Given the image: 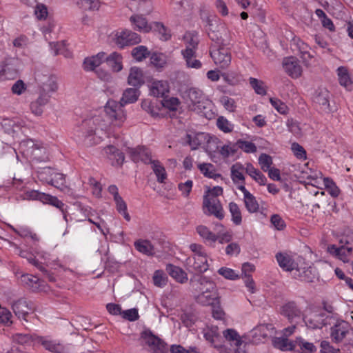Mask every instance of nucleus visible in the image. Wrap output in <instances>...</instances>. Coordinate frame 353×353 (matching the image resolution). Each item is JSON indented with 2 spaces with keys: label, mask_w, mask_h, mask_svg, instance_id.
<instances>
[{
  "label": "nucleus",
  "mask_w": 353,
  "mask_h": 353,
  "mask_svg": "<svg viewBox=\"0 0 353 353\" xmlns=\"http://www.w3.org/2000/svg\"><path fill=\"white\" fill-rule=\"evenodd\" d=\"M296 346H299L300 347V350H307L310 353H314L316 351V347L312 343L306 342L301 338L297 339L295 341Z\"/></svg>",
  "instance_id": "59"
},
{
  "label": "nucleus",
  "mask_w": 353,
  "mask_h": 353,
  "mask_svg": "<svg viewBox=\"0 0 353 353\" xmlns=\"http://www.w3.org/2000/svg\"><path fill=\"white\" fill-rule=\"evenodd\" d=\"M229 211L232 216V221L236 225H239L242 222L241 211L239 205L234 202L229 203Z\"/></svg>",
  "instance_id": "44"
},
{
  "label": "nucleus",
  "mask_w": 353,
  "mask_h": 353,
  "mask_svg": "<svg viewBox=\"0 0 353 353\" xmlns=\"http://www.w3.org/2000/svg\"><path fill=\"white\" fill-rule=\"evenodd\" d=\"M316 269L312 266L304 268H295L293 272V276L302 281L312 283L316 278Z\"/></svg>",
  "instance_id": "21"
},
{
  "label": "nucleus",
  "mask_w": 353,
  "mask_h": 353,
  "mask_svg": "<svg viewBox=\"0 0 353 353\" xmlns=\"http://www.w3.org/2000/svg\"><path fill=\"white\" fill-rule=\"evenodd\" d=\"M225 30L224 26L219 23V19L215 17L212 19H207V31L210 39L218 46L223 45L222 31Z\"/></svg>",
  "instance_id": "9"
},
{
  "label": "nucleus",
  "mask_w": 353,
  "mask_h": 353,
  "mask_svg": "<svg viewBox=\"0 0 353 353\" xmlns=\"http://www.w3.org/2000/svg\"><path fill=\"white\" fill-rule=\"evenodd\" d=\"M141 40L138 34L128 30L117 32L114 38L116 45L120 48L137 44L141 42Z\"/></svg>",
  "instance_id": "11"
},
{
  "label": "nucleus",
  "mask_w": 353,
  "mask_h": 353,
  "mask_svg": "<svg viewBox=\"0 0 353 353\" xmlns=\"http://www.w3.org/2000/svg\"><path fill=\"white\" fill-rule=\"evenodd\" d=\"M155 31H157L161 35L160 39L163 41H168L170 39L171 34L170 31H168L167 28L161 23L155 22L153 23L152 27Z\"/></svg>",
  "instance_id": "55"
},
{
  "label": "nucleus",
  "mask_w": 353,
  "mask_h": 353,
  "mask_svg": "<svg viewBox=\"0 0 353 353\" xmlns=\"http://www.w3.org/2000/svg\"><path fill=\"white\" fill-rule=\"evenodd\" d=\"M3 66L4 78L14 79L19 75L21 69L22 63L20 59L15 57L6 59L2 63Z\"/></svg>",
  "instance_id": "14"
},
{
  "label": "nucleus",
  "mask_w": 353,
  "mask_h": 353,
  "mask_svg": "<svg viewBox=\"0 0 353 353\" xmlns=\"http://www.w3.org/2000/svg\"><path fill=\"white\" fill-rule=\"evenodd\" d=\"M43 203H48L55 206L61 212H63V210L66 209L65 208V204L61 201L59 200L56 196H53L50 194H47V197L46 198Z\"/></svg>",
  "instance_id": "63"
},
{
  "label": "nucleus",
  "mask_w": 353,
  "mask_h": 353,
  "mask_svg": "<svg viewBox=\"0 0 353 353\" xmlns=\"http://www.w3.org/2000/svg\"><path fill=\"white\" fill-rule=\"evenodd\" d=\"M270 103L281 114H285L288 112V106L280 99L276 98H270Z\"/></svg>",
  "instance_id": "62"
},
{
  "label": "nucleus",
  "mask_w": 353,
  "mask_h": 353,
  "mask_svg": "<svg viewBox=\"0 0 353 353\" xmlns=\"http://www.w3.org/2000/svg\"><path fill=\"white\" fill-rule=\"evenodd\" d=\"M152 279L154 285L159 288L164 287L168 281V277L162 270L155 271Z\"/></svg>",
  "instance_id": "51"
},
{
  "label": "nucleus",
  "mask_w": 353,
  "mask_h": 353,
  "mask_svg": "<svg viewBox=\"0 0 353 353\" xmlns=\"http://www.w3.org/2000/svg\"><path fill=\"white\" fill-rule=\"evenodd\" d=\"M12 308L14 313L19 319H23L26 321H28L26 317L29 312L34 310L33 303L28 302L25 299H19L14 301L12 304Z\"/></svg>",
  "instance_id": "18"
},
{
  "label": "nucleus",
  "mask_w": 353,
  "mask_h": 353,
  "mask_svg": "<svg viewBox=\"0 0 353 353\" xmlns=\"http://www.w3.org/2000/svg\"><path fill=\"white\" fill-rule=\"evenodd\" d=\"M339 83L342 86L349 88L352 85V81L348 74L347 69L345 67L341 66L337 69Z\"/></svg>",
  "instance_id": "46"
},
{
  "label": "nucleus",
  "mask_w": 353,
  "mask_h": 353,
  "mask_svg": "<svg viewBox=\"0 0 353 353\" xmlns=\"http://www.w3.org/2000/svg\"><path fill=\"white\" fill-rule=\"evenodd\" d=\"M151 63L156 68H163L166 64V57L162 53H153L150 57Z\"/></svg>",
  "instance_id": "56"
},
{
  "label": "nucleus",
  "mask_w": 353,
  "mask_h": 353,
  "mask_svg": "<svg viewBox=\"0 0 353 353\" xmlns=\"http://www.w3.org/2000/svg\"><path fill=\"white\" fill-rule=\"evenodd\" d=\"M272 343L274 347L281 351H292L296 347L295 341H290L287 338L276 337L273 339Z\"/></svg>",
  "instance_id": "39"
},
{
  "label": "nucleus",
  "mask_w": 353,
  "mask_h": 353,
  "mask_svg": "<svg viewBox=\"0 0 353 353\" xmlns=\"http://www.w3.org/2000/svg\"><path fill=\"white\" fill-rule=\"evenodd\" d=\"M140 95V91L137 88H127L123 91L119 102L108 100L104 107L105 114L112 121L121 124L125 120L123 106L126 104L135 103Z\"/></svg>",
  "instance_id": "1"
},
{
  "label": "nucleus",
  "mask_w": 353,
  "mask_h": 353,
  "mask_svg": "<svg viewBox=\"0 0 353 353\" xmlns=\"http://www.w3.org/2000/svg\"><path fill=\"white\" fill-rule=\"evenodd\" d=\"M330 94L325 88H319L316 90L314 97V103L319 106L321 111L329 113L332 111L330 105Z\"/></svg>",
  "instance_id": "17"
},
{
  "label": "nucleus",
  "mask_w": 353,
  "mask_h": 353,
  "mask_svg": "<svg viewBox=\"0 0 353 353\" xmlns=\"http://www.w3.org/2000/svg\"><path fill=\"white\" fill-rule=\"evenodd\" d=\"M281 314L291 323H297V319L303 318V312L294 301L285 303L281 308Z\"/></svg>",
  "instance_id": "16"
},
{
  "label": "nucleus",
  "mask_w": 353,
  "mask_h": 353,
  "mask_svg": "<svg viewBox=\"0 0 353 353\" xmlns=\"http://www.w3.org/2000/svg\"><path fill=\"white\" fill-rule=\"evenodd\" d=\"M131 54L137 61H142L143 59L149 57L150 51L145 46H139L132 49Z\"/></svg>",
  "instance_id": "47"
},
{
  "label": "nucleus",
  "mask_w": 353,
  "mask_h": 353,
  "mask_svg": "<svg viewBox=\"0 0 353 353\" xmlns=\"http://www.w3.org/2000/svg\"><path fill=\"white\" fill-rule=\"evenodd\" d=\"M14 341L23 345H32L34 337L30 334H17L14 336Z\"/></svg>",
  "instance_id": "48"
},
{
  "label": "nucleus",
  "mask_w": 353,
  "mask_h": 353,
  "mask_svg": "<svg viewBox=\"0 0 353 353\" xmlns=\"http://www.w3.org/2000/svg\"><path fill=\"white\" fill-rule=\"evenodd\" d=\"M149 164H151V168L157 176V181L160 183H165V180L167 179V173L160 161L152 159Z\"/></svg>",
  "instance_id": "36"
},
{
  "label": "nucleus",
  "mask_w": 353,
  "mask_h": 353,
  "mask_svg": "<svg viewBox=\"0 0 353 353\" xmlns=\"http://www.w3.org/2000/svg\"><path fill=\"white\" fill-rule=\"evenodd\" d=\"M100 121L101 118L99 116L83 120L74 129V136L85 145H92L94 143L95 131L97 126H99Z\"/></svg>",
  "instance_id": "2"
},
{
  "label": "nucleus",
  "mask_w": 353,
  "mask_h": 353,
  "mask_svg": "<svg viewBox=\"0 0 353 353\" xmlns=\"http://www.w3.org/2000/svg\"><path fill=\"white\" fill-rule=\"evenodd\" d=\"M245 172L260 185H265L267 181L266 177L259 170L254 168L252 163H248L246 164Z\"/></svg>",
  "instance_id": "38"
},
{
  "label": "nucleus",
  "mask_w": 353,
  "mask_h": 353,
  "mask_svg": "<svg viewBox=\"0 0 353 353\" xmlns=\"http://www.w3.org/2000/svg\"><path fill=\"white\" fill-rule=\"evenodd\" d=\"M321 319V327L327 325H334L336 321H339L337 314H329L325 312H320Z\"/></svg>",
  "instance_id": "53"
},
{
  "label": "nucleus",
  "mask_w": 353,
  "mask_h": 353,
  "mask_svg": "<svg viewBox=\"0 0 353 353\" xmlns=\"http://www.w3.org/2000/svg\"><path fill=\"white\" fill-rule=\"evenodd\" d=\"M186 41V48L181 51V54L186 61L188 67L192 68L199 69L201 67L202 64L198 59H194L192 62V59L196 57V49L198 46V39L196 37L188 34L184 37Z\"/></svg>",
  "instance_id": "5"
},
{
  "label": "nucleus",
  "mask_w": 353,
  "mask_h": 353,
  "mask_svg": "<svg viewBox=\"0 0 353 353\" xmlns=\"http://www.w3.org/2000/svg\"><path fill=\"white\" fill-rule=\"evenodd\" d=\"M259 163L260 164L261 169L264 172H267L271 168L273 161L270 155L263 153L259 157Z\"/></svg>",
  "instance_id": "58"
},
{
  "label": "nucleus",
  "mask_w": 353,
  "mask_h": 353,
  "mask_svg": "<svg viewBox=\"0 0 353 353\" xmlns=\"http://www.w3.org/2000/svg\"><path fill=\"white\" fill-rule=\"evenodd\" d=\"M104 59H105L107 65L114 72H119L122 70V57L120 54L114 52Z\"/></svg>",
  "instance_id": "35"
},
{
  "label": "nucleus",
  "mask_w": 353,
  "mask_h": 353,
  "mask_svg": "<svg viewBox=\"0 0 353 353\" xmlns=\"http://www.w3.org/2000/svg\"><path fill=\"white\" fill-rule=\"evenodd\" d=\"M238 189L243 194V201L246 210L250 213L258 212L259 209V204L256 201V197L245 188L244 185H239L238 186Z\"/></svg>",
  "instance_id": "22"
},
{
  "label": "nucleus",
  "mask_w": 353,
  "mask_h": 353,
  "mask_svg": "<svg viewBox=\"0 0 353 353\" xmlns=\"http://www.w3.org/2000/svg\"><path fill=\"white\" fill-rule=\"evenodd\" d=\"M135 249L146 256H154L155 254L154 247L149 240L138 239L134 243Z\"/></svg>",
  "instance_id": "31"
},
{
  "label": "nucleus",
  "mask_w": 353,
  "mask_h": 353,
  "mask_svg": "<svg viewBox=\"0 0 353 353\" xmlns=\"http://www.w3.org/2000/svg\"><path fill=\"white\" fill-rule=\"evenodd\" d=\"M216 125L217 127L225 133L231 132L233 130V125L223 117L218 118Z\"/></svg>",
  "instance_id": "61"
},
{
  "label": "nucleus",
  "mask_w": 353,
  "mask_h": 353,
  "mask_svg": "<svg viewBox=\"0 0 353 353\" xmlns=\"http://www.w3.org/2000/svg\"><path fill=\"white\" fill-rule=\"evenodd\" d=\"M130 20L134 26V29L137 30L148 32L152 28V26L149 25L147 20L141 15H133Z\"/></svg>",
  "instance_id": "37"
},
{
  "label": "nucleus",
  "mask_w": 353,
  "mask_h": 353,
  "mask_svg": "<svg viewBox=\"0 0 353 353\" xmlns=\"http://www.w3.org/2000/svg\"><path fill=\"white\" fill-rule=\"evenodd\" d=\"M150 92L154 97H163L169 92L168 83L164 81L154 82Z\"/></svg>",
  "instance_id": "41"
},
{
  "label": "nucleus",
  "mask_w": 353,
  "mask_h": 353,
  "mask_svg": "<svg viewBox=\"0 0 353 353\" xmlns=\"http://www.w3.org/2000/svg\"><path fill=\"white\" fill-rule=\"evenodd\" d=\"M224 338L230 342L231 348L228 349L225 345L221 346V353H246L245 344H243L240 336L234 329H227L223 332Z\"/></svg>",
  "instance_id": "4"
},
{
  "label": "nucleus",
  "mask_w": 353,
  "mask_h": 353,
  "mask_svg": "<svg viewBox=\"0 0 353 353\" xmlns=\"http://www.w3.org/2000/svg\"><path fill=\"white\" fill-rule=\"evenodd\" d=\"M231 179L234 183L237 184L241 182L240 185H245V176L243 172L245 168L240 163H236L232 165L231 168Z\"/></svg>",
  "instance_id": "32"
},
{
  "label": "nucleus",
  "mask_w": 353,
  "mask_h": 353,
  "mask_svg": "<svg viewBox=\"0 0 353 353\" xmlns=\"http://www.w3.org/2000/svg\"><path fill=\"white\" fill-rule=\"evenodd\" d=\"M321 314H314L310 316H303V321L305 325L310 329H321Z\"/></svg>",
  "instance_id": "43"
},
{
  "label": "nucleus",
  "mask_w": 353,
  "mask_h": 353,
  "mask_svg": "<svg viewBox=\"0 0 353 353\" xmlns=\"http://www.w3.org/2000/svg\"><path fill=\"white\" fill-rule=\"evenodd\" d=\"M77 3L84 10H94L99 7V0H77Z\"/></svg>",
  "instance_id": "64"
},
{
  "label": "nucleus",
  "mask_w": 353,
  "mask_h": 353,
  "mask_svg": "<svg viewBox=\"0 0 353 353\" xmlns=\"http://www.w3.org/2000/svg\"><path fill=\"white\" fill-rule=\"evenodd\" d=\"M104 151L112 165H122L125 159L124 154L122 152L112 145H109L105 147Z\"/></svg>",
  "instance_id": "23"
},
{
  "label": "nucleus",
  "mask_w": 353,
  "mask_h": 353,
  "mask_svg": "<svg viewBox=\"0 0 353 353\" xmlns=\"http://www.w3.org/2000/svg\"><path fill=\"white\" fill-rule=\"evenodd\" d=\"M210 56L220 68L225 69L230 65L231 54L228 48L220 46L217 49L210 50Z\"/></svg>",
  "instance_id": "12"
},
{
  "label": "nucleus",
  "mask_w": 353,
  "mask_h": 353,
  "mask_svg": "<svg viewBox=\"0 0 353 353\" xmlns=\"http://www.w3.org/2000/svg\"><path fill=\"white\" fill-rule=\"evenodd\" d=\"M276 258L279 266L286 271H293L296 266V263L287 254L278 253L276 255Z\"/></svg>",
  "instance_id": "33"
},
{
  "label": "nucleus",
  "mask_w": 353,
  "mask_h": 353,
  "mask_svg": "<svg viewBox=\"0 0 353 353\" xmlns=\"http://www.w3.org/2000/svg\"><path fill=\"white\" fill-rule=\"evenodd\" d=\"M50 95L48 93L39 92L38 98L30 103V110L32 112L40 116L43 113V107L49 102Z\"/></svg>",
  "instance_id": "25"
},
{
  "label": "nucleus",
  "mask_w": 353,
  "mask_h": 353,
  "mask_svg": "<svg viewBox=\"0 0 353 353\" xmlns=\"http://www.w3.org/2000/svg\"><path fill=\"white\" fill-rule=\"evenodd\" d=\"M48 194L40 192L37 190L27 191L24 194V198L29 200H38L44 203Z\"/></svg>",
  "instance_id": "57"
},
{
  "label": "nucleus",
  "mask_w": 353,
  "mask_h": 353,
  "mask_svg": "<svg viewBox=\"0 0 353 353\" xmlns=\"http://www.w3.org/2000/svg\"><path fill=\"white\" fill-rule=\"evenodd\" d=\"M328 251L331 254L335 255L344 263H347L350 261L349 257L352 256V248L345 245L337 247L335 245H332L328 247Z\"/></svg>",
  "instance_id": "26"
},
{
  "label": "nucleus",
  "mask_w": 353,
  "mask_h": 353,
  "mask_svg": "<svg viewBox=\"0 0 353 353\" xmlns=\"http://www.w3.org/2000/svg\"><path fill=\"white\" fill-rule=\"evenodd\" d=\"M323 183L325 188L333 197H337L339 195L340 190L336 183L330 178H324Z\"/></svg>",
  "instance_id": "50"
},
{
  "label": "nucleus",
  "mask_w": 353,
  "mask_h": 353,
  "mask_svg": "<svg viewBox=\"0 0 353 353\" xmlns=\"http://www.w3.org/2000/svg\"><path fill=\"white\" fill-rule=\"evenodd\" d=\"M204 212L208 215H214L219 220L224 218L223 209L220 201L216 198H210L208 196H203Z\"/></svg>",
  "instance_id": "10"
},
{
  "label": "nucleus",
  "mask_w": 353,
  "mask_h": 353,
  "mask_svg": "<svg viewBox=\"0 0 353 353\" xmlns=\"http://www.w3.org/2000/svg\"><path fill=\"white\" fill-rule=\"evenodd\" d=\"M21 282L32 291L36 292L40 290L41 281L39 279L31 274H23L21 277Z\"/></svg>",
  "instance_id": "40"
},
{
  "label": "nucleus",
  "mask_w": 353,
  "mask_h": 353,
  "mask_svg": "<svg viewBox=\"0 0 353 353\" xmlns=\"http://www.w3.org/2000/svg\"><path fill=\"white\" fill-rule=\"evenodd\" d=\"M186 265L201 273L207 271L209 267L205 255H193L188 257L186 259Z\"/></svg>",
  "instance_id": "20"
},
{
  "label": "nucleus",
  "mask_w": 353,
  "mask_h": 353,
  "mask_svg": "<svg viewBox=\"0 0 353 353\" xmlns=\"http://www.w3.org/2000/svg\"><path fill=\"white\" fill-rule=\"evenodd\" d=\"M168 274L172 276L176 281L180 283H186L188 281V274L181 268L172 264H168L165 268Z\"/></svg>",
  "instance_id": "29"
},
{
  "label": "nucleus",
  "mask_w": 353,
  "mask_h": 353,
  "mask_svg": "<svg viewBox=\"0 0 353 353\" xmlns=\"http://www.w3.org/2000/svg\"><path fill=\"white\" fill-rule=\"evenodd\" d=\"M116 203V208L117 211L121 214L124 219L129 221L130 220V216L127 212V205L123 201L121 196L114 199Z\"/></svg>",
  "instance_id": "49"
},
{
  "label": "nucleus",
  "mask_w": 353,
  "mask_h": 353,
  "mask_svg": "<svg viewBox=\"0 0 353 353\" xmlns=\"http://www.w3.org/2000/svg\"><path fill=\"white\" fill-rule=\"evenodd\" d=\"M128 84L139 89L144 83L143 73L141 68L132 67L128 78Z\"/></svg>",
  "instance_id": "28"
},
{
  "label": "nucleus",
  "mask_w": 353,
  "mask_h": 353,
  "mask_svg": "<svg viewBox=\"0 0 353 353\" xmlns=\"http://www.w3.org/2000/svg\"><path fill=\"white\" fill-rule=\"evenodd\" d=\"M351 333L350 325L343 320L336 321L330 328V338L335 343L343 342Z\"/></svg>",
  "instance_id": "8"
},
{
  "label": "nucleus",
  "mask_w": 353,
  "mask_h": 353,
  "mask_svg": "<svg viewBox=\"0 0 353 353\" xmlns=\"http://www.w3.org/2000/svg\"><path fill=\"white\" fill-rule=\"evenodd\" d=\"M105 56L104 52H99L96 56L85 58L83 63V68L85 70H94L101 65L102 61L105 59Z\"/></svg>",
  "instance_id": "34"
},
{
  "label": "nucleus",
  "mask_w": 353,
  "mask_h": 353,
  "mask_svg": "<svg viewBox=\"0 0 353 353\" xmlns=\"http://www.w3.org/2000/svg\"><path fill=\"white\" fill-rule=\"evenodd\" d=\"M198 282L202 287L199 288L201 292L196 297V302L202 305L219 303V296L215 284L203 276H201Z\"/></svg>",
  "instance_id": "3"
},
{
  "label": "nucleus",
  "mask_w": 353,
  "mask_h": 353,
  "mask_svg": "<svg viewBox=\"0 0 353 353\" xmlns=\"http://www.w3.org/2000/svg\"><path fill=\"white\" fill-rule=\"evenodd\" d=\"M128 4L132 11H140L146 14L152 10L150 0H129Z\"/></svg>",
  "instance_id": "27"
},
{
  "label": "nucleus",
  "mask_w": 353,
  "mask_h": 353,
  "mask_svg": "<svg viewBox=\"0 0 353 353\" xmlns=\"http://www.w3.org/2000/svg\"><path fill=\"white\" fill-rule=\"evenodd\" d=\"M250 84L256 94L260 95H265L266 94L264 83L262 81L258 80L257 79L253 77H250Z\"/></svg>",
  "instance_id": "54"
},
{
  "label": "nucleus",
  "mask_w": 353,
  "mask_h": 353,
  "mask_svg": "<svg viewBox=\"0 0 353 353\" xmlns=\"http://www.w3.org/2000/svg\"><path fill=\"white\" fill-rule=\"evenodd\" d=\"M206 139V134L199 132L187 134L185 137V141L191 147L192 150H196L205 141Z\"/></svg>",
  "instance_id": "30"
},
{
  "label": "nucleus",
  "mask_w": 353,
  "mask_h": 353,
  "mask_svg": "<svg viewBox=\"0 0 353 353\" xmlns=\"http://www.w3.org/2000/svg\"><path fill=\"white\" fill-rule=\"evenodd\" d=\"M39 177L46 180L49 184L59 188L65 184V176L63 174L54 172L50 168H45L39 172Z\"/></svg>",
  "instance_id": "13"
},
{
  "label": "nucleus",
  "mask_w": 353,
  "mask_h": 353,
  "mask_svg": "<svg viewBox=\"0 0 353 353\" xmlns=\"http://www.w3.org/2000/svg\"><path fill=\"white\" fill-rule=\"evenodd\" d=\"M236 150H238V149L239 148L247 153H254L256 151V146L255 145V144L250 141H243L240 139L237 141V142L236 143Z\"/></svg>",
  "instance_id": "52"
},
{
  "label": "nucleus",
  "mask_w": 353,
  "mask_h": 353,
  "mask_svg": "<svg viewBox=\"0 0 353 353\" xmlns=\"http://www.w3.org/2000/svg\"><path fill=\"white\" fill-rule=\"evenodd\" d=\"M199 169L200 170L201 173L206 177L216 179L217 177L221 176L220 174L215 173L214 166L211 163H203L199 164Z\"/></svg>",
  "instance_id": "45"
},
{
  "label": "nucleus",
  "mask_w": 353,
  "mask_h": 353,
  "mask_svg": "<svg viewBox=\"0 0 353 353\" xmlns=\"http://www.w3.org/2000/svg\"><path fill=\"white\" fill-rule=\"evenodd\" d=\"M127 153L130 155L132 161L135 163L142 161L145 164H149V163L152 161L151 151L149 148L145 146L128 148Z\"/></svg>",
  "instance_id": "15"
},
{
  "label": "nucleus",
  "mask_w": 353,
  "mask_h": 353,
  "mask_svg": "<svg viewBox=\"0 0 353 353\" xmlns=\"http://www.w3.org/2000/svg\"><path fill=\"white\" fill-rule=\"evenodd\" d=\"M196 230L199 235L205 241H208L210 244L214 243L217 241L216 234L211 232L210 229L205 225H198L196 228Z\"/></svg>",
  "instance_id": "42"
},
{
  "label": "nucleus",
  "mask_w": 353,
  "mask_h": 353,
  "mask_svg": "<svg viewBox=\"0 0 353 353\" xmlns=\"http://www.w3.org/2000/svg\"><path fill=\"white\" fill-rule=\"evenodd\" d=\"M19 256L22 258L26 259L30 263L32 264L37 269L43 270L42 263L35 259L33 254L26 250H21L19 252Z\"/></svg>",
  "instance_id": "60"
},
{
  "label": "nucleus",
  "mask_w": 353,
  "mask_h": 353,
  "mask_svg": "<svg viewBox=\"0 0 353 353\" xmlns=\"http://www.w3.org/2000/svg\"><path fill=\"white\" fill-rule=\"evenodd\" d=\"M283 67L285 72L292 78H298L301 75L302 68L297 59L294 57L284 58Z\"/></svg>",
  "instance_id": "19"
},
{
  "label": "nucleus",
  "mask_w": 353,
  "mask_h": 353,
  "mask_svg": "<svg viewBox=\"0 0 353 353\" xmlns=\"http://www.w3.org/2000/svg\"><path fill=\"white\" fill-rule=\"evenodd\" d=\"M186 100L189 108L194 112H201L206 108L208 100L203 92L197 88H192L186 92Z\"/></svg>",
  "instance_id": "6"
},
{
  "label": "nucleus",
  "mask_w": 353,
  "mask_h": 353,
  "mask_svg": "<svg viewBox=\"0 0 353 353\" xmlns=\"http://www.w3.org/2000/svg\"><path fill=\"white\" fill-rule=\"evenodd\" d=\"M141 338L154 353H167L168 345L160 338L153 334L150 330L141 332Z\"/></svg>",
  "instance_id": "7"
},
{
  "label": "nucleus",
  "mask_w": 353,
  "mask_h": 353,
  "mask_svg": "<svg viewBox=\"0 0 353 353\" xmlns=\"http://www.w3.org/2000/svg\"><path fill=\"white\" fill-rule=\"evenodd\" d=\"M36 80L39 84L40 92L49 94V92H55L57 89V84L53 77L43 76L41 77L38 74L36 77Z\"/></svg>",
  "instance_id": "24"
}]
</instances>
